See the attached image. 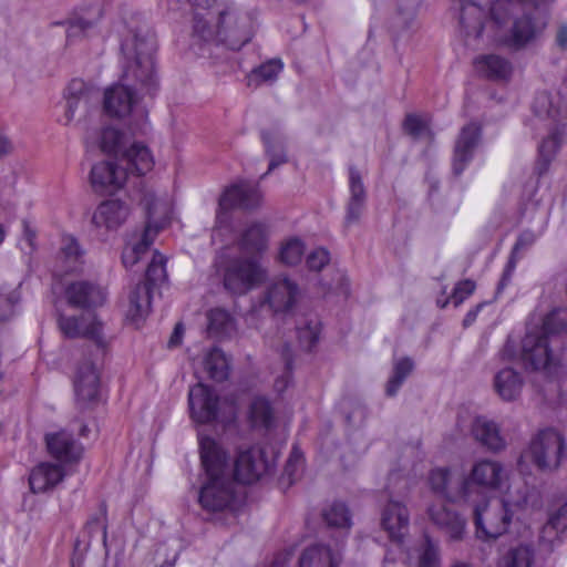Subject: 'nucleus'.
Here are the masks:
<instances>
[{
	"label": "nucleus",
	"mask_w": 567,
	"mask_h": 567,
	"mask_svg": "<svg viewBox=\"0 0 567 567\" xmlns=\"http://www.w3.org/2000/svg\"><path fill=\"white\" fill-rule=\"evenodd\" d=\"M156 49L155 33L147 24L130 25L121 41L123 70L120 80L143 99L153 97L158 90Z\"/></svg>",
	"instance_id": "f257e3e1"
},
{
	"label": "nucleus",
	"mask_w": 567,
	"mask_h": 567,
	"mask_svg": "<svg viewBox=\"0 0 567 567\" xmlns=\"http://www.w3.org/2000/svg\"><path fill=\"white\" fill-rule=\"evenodd\" d=\"M199 455L206 481L198 493L202 508L209 513L225 512L235 502L236 482L231 461L221 444L209 435L198 433Z\"/></svg>",
	"instance_id": "f03ea898"
},
{
	"label": "nucleus",
	"mask_w": 567,
	"mask_h": 567,
	"mask_svg": "<svg viewBox=\"0 0 567 567\" xmlns=\"http://www.w3.org/2000/svg\"><path fill=\"white\" fill-rule=\"evenodd\" d=\"M216 10L207 20L198 18L197 24L193 27L194 40L224 45L229 50H239L251 41L256 21L250 13L226 3Z\"/></svg>",
	"instance_id": "7ed1b4c3"
},
{
	"label": "nucleus",
	"mask_w": 567,
	"mask_h": 567,
	"mask_svg": "<svg viewBox=\"0 0 567 567\" xmlns=\"http://www.w3.org/2000/svg\"><path fill=\"white\" fill-rule=\"evenodd\" d=\"M549 6H533L534 11L525 12L516 18L509 31L502 38V44L515 52L535 45L542 39L548 25Z\"/></svg>",
	"instance_id": "20e7f679"
},
{
	"label": "nucleus",
	"mask_w": 567,
	"mask_h": 567,
	"mask_svg": "<svg viewBox=\"0 0 567 567\" xmlns=\"http://www.w3.org/2000/svg\"><path fill=\"white\" fill-rule=\"evenodd\" d=\"M474 524L482 538H497L508 530L514 512L505 499H487L474 504Z\"/></svg>",
	"instance_id": "39448f33"
},
{
	"label": "nucleus",
	"mask_w": 567,
	"mask_h": 567,
	"mask_svg": "<svg viewBox=\"0 0 567 567\" xmlns=\"http://www.w3.org/2000/svg\"><path fill=\"white\" fill-rule=\"evenodd\" d=\"M267 276L266 269L256 256L236 257L230 259L224 269L223 284L234 295H245Z\"/></svg>",
	"instance_id": "423d86ee"
},
{
	"label": "nucleus",
	"mask_w": 567,
	"mask_h": 567,
	"mask_svg": "<svg viewBox=\"0 0 567 567\" xmlns=\"http://www.w3.org/2000/svg\"><path fill=\"white\" fill-rule=\"evenodd\" d=\"M529 452L533 463L542 471L559 468L567 455L564 435L555 429H545L532 440Z\"/></svg>",
	"instance_id": "0eeeda50"
},
{
	"label": "nucleus",
	"mask_w": 567,
	"mask_h": 567,
	"mask_svg": "<svg viewBox=\"0 0 567 567\" xmlns=\"http://www.w3.org/2000/svg\"><path fill=\"white\" fill-rule=\"evenodd\" d=\"M142 100L138 93L120 80L104 91L103 109L109 116L116 118H124L135 111L144 116V110H138Z\"/></svg>",
	"instance_id": "6e6552de"
},
{
	"label": "nucleus",
	"mask_w": 567,
	"mask_h": 567,
	"mask_svg": "<svg viewBox=\"0 0 567 567\" xmlns=\"http://www.w3.org/2000/svg\"><path fill=\"white\" fill-rule=\"evenodd\" d=\"M261 193L257 185L246 181L228 187L219 198L217 223H223L227 216L226 213L235 207L243 209H254L261 204Z\"/></svg>",
	"instance_id": "1a4fd4ad"
},
{
	"label": "nucleus",
	"mask_w": 567,
	"mask_h": 567,
	"mask_svg": "<svg viewBox=\"0 0 567 567\" xmlns=\"http://www.w3.org/2000/svg\"><path fill=\"white\" fill-rule=\"evenodd\" d=\"M431 491L446 501L464 499L468 502V482L465 476L447 467L431 471L429 475Z\"/></svg>",
	"instance_id": "9d476101"
},
{
	"label": "nucleus",
	"mask_w": 567,
	"mask_h": 567,
	"mask_svg": "<svg viewBox=\"0 0 567 567\" xmlns=\"http://www.w3.org/2000/svg\"><path fill=\"white\" fill-rule=\"evenodd\" d=\"M142 204L146 210V225L141 239L131 246V249L138 255L140 259L150 249L158 231L167 223V218L162 217V214H166V207L153 194H146Z\"/></svg>",
	"instance_id": "9b49d317"
},
{
	"label": "nucleus",
	"mask_w": 567,
	"mask_h": 567,
	"mask_svg": "<svg viewBox=\"0 0 567 567\" xmlns=\"http://www.w3.org/2000/svg\"><path fill=\"white\" fill-rule=\"evenodd\" d=\"M551 339L539 331L528 332L522 341L520 358L526 369H548L554 363Z\"/></svg>",
	"instance_id": "f8f14e48"
},
{
	"label": "nucleus",
	"mask_w": 567,
	"mask_h": 567,
	"mask_svg": "<svg viewBox=\"0 0 567 567\" xmlns=\"http://www.w3.org/2000/svg\"><path fill=\"white\" fill-rule=\"evenodd\" d=\"M269 468V463L260 447L240 451L234 464L231 463L233 480L243 484L257 482Z\"/></svg>",
	"instance_id": "ddd939ff"
},
{
	"label": "nucleus",
	"mask_w": 567,
	"mask_h": 567,
	"mask_svg": "<svg viewBox=\"0 0 567 567\" xmlns=\"http://www.w3.org/2000/svg\"><path fill=\"white\" fill-rule=\"evenodd\" d=\"M219 396L214 389L197 383L189 389L188 405L194 422L206 424L215 421L218 413Z\"/></svg>",
	"instance_id": "4468645a"
},
{
	"label": "nucleus",
	"mask_w": 567,
	"mask_h": 567,
	"mask_svg": "<svg viewBox=\"0 0 567 567\" xmlns=\"http://www.w3.org/2000/svg\"><path fill=\"white\" fill-rule=\"evenodd\" d=\"M299 297L297 282L288 277L274 278L267 286L264 300L274 312H288Z\"/></svg>",
	"instance_id": "2eb2a0df"
},
{
	"label": "nucleus",
	"mask_w": 567,
	"mask_h": 567,
	"mask_svg": "<svg viewBox=\"0 0 567 567\" xmlns=\"http://www.w3.org/2000/svg\"><path fill=\"white\" fill-rule=\"evenodd\" d=\"M504 480V467L497 461L482 460L473 465V468L465 481L468 482V502L471 501L474 486L485 491H495L501 487Z\"/></svg>",
	"instance_id": "dca6fc26"
},
{
	"label": "nucleus",
	"mask_w": 567,
	"mask_h": 567,
	"mask_svg": "<svg viewBox=\"0 0 567 567\" xmlns=\"http://www.w3.org/2000/svg\"><path fill=\"white\" fill-rule=\"evenodd\" d=\"M92 95V91L84 81L74 79L69 83L65 93L66 110L63 117L64 125H69L75 118L85 117L90 113Z\"/></svg>",
	"instance_id": "f3484780"
},
{
	"label": "nucleus",
	"mask_w": 567,
	"mask_h": 567,
	"mask_svg": "<svg viewBox=\"0 0 567 567\" xmlns=\"http://www.w3.org/2000/svg\"><path fill=\"white\" fill-rule=\"evenodd\" d=\"M427 515L430 520L449 536L450 540L458 542L464 538L466 519L457 512L445 504H432L427 508Z\"/></svg>",
	"instance_id": "a211bd4d"
},
{
	"label": "nucleus",
	"mask_w": 567,
	"mask_h": 567,
	"mask_svg": "<svg viewBox=\"0 0 567 567\" xmlns=\"http://www.w3.org/2000/svg\"><path fill=\"white\" fill-rule=\"evenodd\" d=\"M481 140V127L476 123L465 125L455 142L453 155V173L458 176L472 161L474 150Z\"/></svg>",
	"instance_id": "6ab92c4d"
},
{
	"label": "nucleus",
	"mask_w": 567,
	"mask_h": 567,
	"mask_svg": "<svg viewBox=\"0 0 567 567\" xmlns=\"http://www.w3.org/2000/svg\"><path fill=\"white\" fill-rule=\"evenodd\" d=\"M130 207L120 199L102 202L93 213L92 224L97 229L117 230L130 216Z\"/></svg>",
	"instance_id": "aec40b11"
},
{
	"label": "nucleus",
	"mask_w": 567,
	"mask_h": 567,
	"mask_svg": "<svg viewBox=\"0 0 567 567\" xmlns=\"http://www.w3.org/2000/svg\"><path fill=\"white\" fill-rule=\"evenodd\" d=\"M126 177V169L110 161L100 162L91 169L92 186L101 193L111 194L118 190L123 187Z\"/></svg>",
	"instance_id": "412c9836"
},
{
	"label": "nucleus",
	"mask_w": 567,
	"mask_h": 567,
	"mask_svg": "<svg viewBox=\"0 0 567 567\" xmlns=\"http://www.w3.org/2000/svg\"><path fill=\"white\" fill-rule=\"evenodd\" d=\"M65 298L72 307L89 309L102 306L105 301V292L92 281L78 280L66 286Z\"/></svg>",
	"instance_id": "4be33fe9"
},
{
	"label": "nucleus",
	"mask_w": 567,
	"mask_h": 567,
	"mask_svg": "<svg viewBox=\"0 0 567 567\" xmlns=\"http://www.w3.org/2000/svg\"><path fill=\"white\" fill-rule=\"evenodd\" d=\"M381 524L392 542L402 543L410 524L406 506L398 501H389L382 512Z\"/></svg>",
	"instance_id": "5701e85b"
},
{
	"label": "nucleus",
	"mask_w": 567,
	"mask_h": 567,
	"mask_svg": "<svg viewBox=\"0 0 567 567\" xmlns=\"http://www.w3.org/2000/svg\"><path fill=\"white\" fill-rule=\"evenodd\" d=\"M74 391L76 401L83 405L97 400L100 375L93 362L84 361L79 365L74 379Z\"/></svg>",
	"instance_id": "b1692460"
},
{
	"label": "nucleus",
	"mask_w": 567,
	"mask_h": 567,
	"mask_svg": "<svg viewBox=\"0 0 567 567\" xmlns=\"http://www.w3.org/2000/svg\"><path fill=\"white\" fill-rule=\"evenodd\" d=\"M89 147H99L103 153L117 159L128 145V137L114 126H104L99 132H89L85 136Z\"/></svg>",
	"instance_id": "393cba45"
},
{
	"label": "nucleus",
	"mask_w": 567,
	"mask_h": 567,
	"mask_svg": "<svg viewBox=\"0 0 567 567\" xmlns=\"http://www.w3.org/2000/svg\"><path fill=\"white\" fill-rule=\"evenodd\" d=\"M59 328L61 332L66 338H80L85 337L96 341L97 343L102 342V324L94 319L86 318L85 316L80 317H65L60 316L58 320Z\"/></svg>",
	"instance_id": "a878e982"
},
{
	"label": "nucleus",
	"mask_w": 567,
	"mask_h": 567,
	"mask_svg": "<svg viewBox=\"0 0 567 567\" xmlns=\"http://www.w3.org/2000/svg\"><path fill=\"white\" fill-rule=\"evenodd\" d=\"M343 561L341 548L316 544L303 549L299 567H340Z\"/></svg>",
	"instance_id": "bb28decb"
},
{
	"label": "nucleus",
	"mask_w": 567,
	"mask_h": 567,
	"mask_svg": "<svg viewBox=\"0 0 567 567\" xmlns=\"http://www.w3.org/2000/svg\"><path fill=\"white\" fill-rule=\"evenodd\" d=\"M45 442L49 453L62 463H74L81 458L82 446L65 431L47 434Z\"/></svg>",
	"instance_id": "cd10ccee"
},
{
	"label": "nucleus",
	"mask_w": 567,
	"mask_h": 567,
	"mask_svg": "<svg viewBox=\"0 0 567 567\" xmlns=\"http://www.w3.org/2000/svg\"><path fill=\"white\" fill-rule=\"evenodd\" d=\"M485 20L486 12L481 6L474 2H465L462 4L460 23L467 45H472V42L481 38Z\"/></svg>",
	"instance_id": "c85d7f7f"
},
{
	"label": "nucleus",
	"mask_w": 567,
	"mask_h": 567,
	"mask_svg": "<svg viewBox=\"0 0 567 567\" xmlns=\"http://www.w3.org/2000/svg\"><path fill=\"white\" fill-rule=\"evenodd\" d=\"M524 379L513 368H504L494 377V390L504 402H513L520 398L524 389Z\"/></svg>",
	"instance_id": "c756f323"
},
{
	"label": "nucleus",
	"mask_w": 567,
	"mask_h": 567,
	"mask_svg": "<svg viewBox=\"0 0 567 567\" xmlns=\"http://www.w3.org/2000/svg\"><path fill=\"white\" fill-rule=\"evenodd\" d=\"M472 433L475 440L492 452L505 449L506 441L501 434L499 426L485 416H477L472 424Z\"/></svg>",
	"instance_id": "7c9ffc66"
},
{
	"label": "nucleus",
	"mask_w": 567,
	"mask_h": 567,
	"mask_svg": "<svg viewBox=\"0 0 567 567\" xmlns=\"http://www.w3.org/2000/svg\"><path fill=\"white\" fill-rule=\"evenodd\" d=\"M474 65L481 75L492 81H508L513 74L512 62L498 54L480 55Z\"/></svg>",
	"instance_id": "2f4dec72"
},
{
	"label": "nucleus",
	"mask_w": 567,
	"mask_h": 567,
	"mask_svg": "<svg viewBox=\"0 0 567 567\" xmlns=\"http://www.w3.org/2000/svg\"><path fill=\"white\" fill-rule=\"evenodd\" d=\"M118 161L126 164V174L128 172L137 175H144L153 168L154 159L151 151L142 143H132L127 145Z\"/></svg>",
	"instance_id": "473e14b6"
},
{
	"label": "nucleus",
	"mask_w": 567,
	"mask_h": 567,
	"mask_svg": "<svg viewBox=\"0 0 567 567\" xmlns=\"http://www.w3.org/2000/svg\"><path fill=\"white\" fill-rule=\"evenodd\" d=\"M64 477L62 466L52 463H41L29 476L30 488L33 493H43L53 488Z\"/></svg>",
	"instance_id": "72a5a7b5"
},
{
	"label": "nucleus",
	"mask_w": 567,
	"mask_h": 567,
	"mask_svg": "<svg viewBox=\"0 0 567 567\" xmlns=\"http://www.w3.org/2000/svg\"><path fill=\"white\" fill-rule=\"evenodd\" d=\"M268 237L269 231L265 224L252 223L243 231L238 245L247 254H262L268 248Z\"/></svg>",
	"instance_id": "f704fd0d"
},
{
	"label": "nucleus",
	"mask_w": 567,
	"mask_h": 567,
	"mask_svg": "<svg viewBox=\"0 0 567 567\" xmlns=\"http://www.w3.org/2000/svg\"><path fill=\"white\" fill-rule=\"evenodd\" d=\"M261 140L266 155L270 159L268 171L261 176V178H264L279 165L287 163L288 157L286 154L285 138L279 132L264 130L261 131Z\"/></svg>",
	"instance_id": "c9c22d12"
},
{
	"label": "nucleus",
	"mask_w": 567,
	"mask_h": 567,
	"mask_svg": "<svg viewBox=\"0 0 567 567\" xmlns=\"http://www.w3.org/2000/svg\"><path fill=\"white\" fill-rule=\"evenodd\" d=\"M151 290L147 284H137L128 297L127 318L138 323L146 318L151 310Z\"/></svg>",
	"instance_id": "e433bc0d"
},
{
	"label": "nucleus",
	"mask_w": 567,
	"mask_h": 567,
	"mask_svg": "<svg viewBox=\"0 0 567 567\" xmlns=\"http://www.w3.org/2000/svg\"><path fill=\"white\" fill-rule=\"evenodd\" d=\"M560 143L561 133L559 131H555L539 145V156L535 164V173L539 177L548 172L550 163L560 147Z\"/></svg>",
	"instance_id": "4c0bfd02"
},
{
	"label": "nucleus",
	"mask_w": 567,
	"mask_h": 567,
	"mask_svg": "<svg viewBox=\"0 0 567 567\" xmlns=\"http://www.w3.org/2000/svg\"><path fill=\"white\" fill-rule=\"evenodd\" d=\"M535 548L530 544L511 547L501 560V567H534Z\"/></svg>",
	"instance_id": "58836bf2"
},
{
	"label": "nucleus",
	"mask_w": 567,
	"mask_h": 567,
	"mask_svg": "<svg viewBox=\"0 0 567 567\" xmlns=\"http://www.w3.org/2000/svg\"><path fill=\"white\" fill-rule=\"evenodd\" d=\"M284 69L280 59H270L267 62L251 70L248 74V85L260 86L266 83H274Z\"/></svg>",
	"instance_id": "ea45409f"
},
{
	"label": "nucleus",
	"mask_w": 567,
	"mask_h": 567,
	"mask_svg": "<svg viewBox=\"0 0 567 567\" xmlns=\"http://www.w3.org/2000/svg\"><path fill=\"white\" fill-rule=\"evenodd\" d=\"M205 370L209 378L221 382L228 377V363L224 352L218 349H212L205 358Z\"/></svg>",
	"instance_id": "a19ab883"
},
{
	"label": "nucleus",
	"mask_w": 567,
	"mask_h": 567,
	"mask_svg": "<svg viewBox=\"0 0 567 567\" xmlns=\"http://www.w3.org/2000/svg\"><path fill=\"white\" fill-rule=\"evenodd\" d=\"M208 331L217 337L229 336L235 330V320L224 309H213L208 313Z\"/></svg>",
	"instance_id": "79ce46f5"
},
{
	"label": "nucleus",
	"mask_w": 567,
	"mask_h": 567,
	"mask_svg": "<svg viewBox=\"0 0 567 567\" xmlns=\"http://www.w3.org/2000/svg\"><path fill=\"white\" fill-rule=\"evenodd\" d=\"M413 368L414 363L410 358H402L394 363L393 374L389 379L385 386V393L388 396L396 395L399 389L405 379L410 375Z\"/></svg>",
	"instance_id": "37998d69"
},
{
	"label": "nucleus",
	"mask_w": 567,
	"mask_h": 567,
	"mask_svg": "<svg viewBox=\"0 0 567 567\" xmlns=\"http://www.w3.org/2000/svg\"><path fill=\"white\" fill-rule=\"evenodd\" d=\"M535 240H536V236L530 230H525L518 236L517 241L514 245L512 256H511L508 264L504 270L503 277L498 284V290L503 289L506 286L507 281L511 279V276L515 268V262H516L515 255L519 250L529 248L535 243Z\"/></svg>",
	"instance_id": "c03bdc74"
},
{
	"label": "nucleus",
	"mask_w": 567,
	"mask_h": 567,
	"mask_svg": "<svg viewBox=\"0 0 567 567\" xmlns=\"http://www.w3.org/2000/svg\"><path fill=\"white\" fill-rule=\"evenodd\" d=\"M417 567H441L440 547L429 535L417 548Z\"/></svg>",
	"instance_id": "a18cd8bd"
},
{
	"label": "nucleus",
	"mask_w": 567,
	"mask_h": 567,
	"mask_svg": "<svg viewBox=\"0 0 567 567\" xmlns=\"http://www.w3.org/2000/svg\"><path fill=\"white\" fill-rule=\"evenodd\" d=\"M305 252V244L300 238L291 237L281 244L279 259L288 266L298 265Z\"/></svg>",
	"instance_id": "49530a36"
},
{
	"label": "nucleus",
	"mask_w": 567,
	"mask_h": 567,
	"mask_svg": "<svg viewBox=\"0 0 567 567\" xmlns=\"http://www.w3.org/2000/svg\"><path fill=\"white\" fill-rule=\"evenodd\" d=\"M165 264L166 258L159 252H155L152 261L147 266L145 281L143 282L148 285L150 290L152 287H155L167 279Z\"/></svg>",
	"instance_id": "de8ad7c7"
},
{
	"label": "nucleus",
	"mask_w": 567,
	"mask_h": 567,
	"mask_svg": "<svg viewBox=\"0 0 567 567\" xmlns=\"http://www.w3.org/2000/svg\"><path fill=\"white\" fill-rule=\"evenodd\" d=\"M322 515L326 523L331 527L349 528L351 526L350 513L343 503H333Z\"/></svg>",
	"instance_id": "09e8293b"
},
{
	"label": "nucleus",
	"mask_w": 567,
	"mask_h": 567,
	"mask_svg": "<svg viewBox=\"0 0 567 567\" xmlns=\"http://www.w3.org/2000/svg\"><path fill=\"white\" fill-rule=\"evenodd\" d=\"M567 329V309H555L547 315L543 329L539 332L548 336L550 339L553 336L558 334Z\"/></svg>",
	"instance_id": "8fccbe9b"
},
{
	"label": "nucleus",
	"mask_w": 567,
	"mask_h": 567,
	"mask_svg": "<svg viewBox=\"0 0 567 567\" xmlns=\"http://www.w3.org/2000/svg\"><path fill=\"white\" fill-rule=\"evenodd\" d=\"M250 417L254 424L268 427L272 420V409L265 398H255L250 404Z\"/></svg>",
	"instance_id": "3c124183"
},
{
	"label": "nucleus",
	"mask_w": 567,
	"mask_h": 567,
	"mask_svg": "<svg viewBox=\"0 0 567 567\" xmlns=\"http://www.w3.org/2000/svg\"><path fill=\"white\" fill-rule=\"evenodd\" d=\"M95 30L96 21L78 17L68 22L66 39L68 41H74L79 38L89 37Z\"/></svg>",
	"instance_id": "603ef678"
},
{
	"label": "nucleus",
	"mask_w": 567,
	"mask_h": 567,
	"mask_svg": "<svg viewBox=\"0 0 567 567\" xmlns=\"http://www.w3.org/2000/svg\"><path fill=\"white\" fill-rule=\"evenodd\" d=\"M420 0H396V25L399 28H409L413 21Z\"/></svg>",
	"instance_id": "864d4df0"
},
{
	"label": "nucleus",
	"mask_w": 567,
	"mask_h": 567,
	"mask_svg": "<svg viewBox=\"0 0 567 567\" xmlns=\"http://www.w3.org/2000/svg\"><path fill=\"white\" fill-rule=\"evenodd\" d=\"M193 8V27L197 24L198 18L207 20L220 8L225 2L224 0H188Z\"/></svg>",
	"instance_id": "5fc2aeb1"
},
{
	"label": "nucleus",
	"mask_w": 567,
	"mask_h": 567,
	"mask_svg": "<svg viewBox=\"0 0 567 567\" xmlns=\"http://www.w3.org/2000/svg\"><path fill=\"white\" fill-rule=\"evenodd\" d=\"M281 358L285 364V372L276 379L274 388L277 392H284L291 381L292 370V350L289 344L285 343L281 348Z\"/></svg>",
	"instance_id": "6e6d98bb"
},
{
	"label": "nucleus",
	"mask_w": 567,
	"mask_h": 567,
	"mask_svg": "<svg viewBox=\"0 0 567 567\" xmlns=\"http://www.w3.org/2000/svg\"><path fill=\"white\" fill-rule=\"evenodd\" d=\"M563 534H564L563 532H560L559 529H556L549 523H546L543 526V528L540 529L539 544L547 551H553L555 549V547L561 543Z\"/></svg>",
	"instance_id": "4d7b16f0"
},
{
	"label": "nucleus",
	"mask_w": 567,
	"mask_h": 567,
	"mask_svg": "<svg viewBox=\"0 0 567 567\" xmlns=\"http://www.w3.org/2000/svg\"><path fill=\"white\" fill-rule=\"evenodd\" d=\"M349 200H364L367 202V192L360 172L351 166L349 168Z\"/></svg>",
	"instance_id": "13d9d810"
},
{
	"label": "nucleus",
	"mask_w": 567,
	"mask_h": 567,
	"mask_svg": "<svg viewBox=\"0 0 567 567\" xmlns=\"http://www.w3.org/2000/svg\"><path fill=\"white\" fill-rule=\"evenodd\" d=\"M298 339L301 347L310 351L319 340L317 323L308 322L305 327L298 328Z\"/></svg>",
	"instance_id": "bf43d9fd"
},
{
	"label": "nucleus",
	"mask_w": 567,
	"mask_h": 567,
	"mask_svg": "<svg viewBox=\"0 0 567 567\" xmlns=\"http://www.w3.org/2000/svg\"><path fill=\"white\" fill-rule=\"evenodd\" d=\"M330 261V254L327 249L320 247L312 250L306 259L307 267L312 271H320Z\"/></svg>",
	"instance_id": "052dcab7"
},
{
	"label": "nucleus",
	"mask_w": 567,
	"mask_h": 567,
	"mask_svg": "<svg viewBox=\"0 0 567 567\" xmlns=\"http://www.w3.org/2000/svg\"><path fill=\"white\" fill-rule=\"evenodd\" d=\"M476 285L471 279H465L456 284L451 297L455 307H458L466 298H468L475 290Z\"/></svg>",
	"instance_id": "680f3d73"
},
{
	"label": "nucleus",
	"mask_w": 567,
	"mask_h": 567,
	"mask_svg": "<svg viewBox=\"0 0 567 567\" xmlns=\"http://www.w3.org/2000/svg\"><path fill=\"white\" fill-rule=\"evenodd\" d=\"M61 254L68 261L76 262L82 258L83 250L75 238L65 237L61 246Z\"/></svg>",
	"instance_id": "e2e57ef3"
},
{
	"label": "nucleus",
	"mask_w": 567,
	"mask_h": 567,
	"mask_svg": "<svg viewBox=\"0 0 567 567\" xmlns=\"http://www.w3.org/2000/svg\"><path fill=\"white\" fill-rule=\"evenodd\" d=\"M20 301L19 291L12 290L8 293L0 292V320H4L12 315V308Z\"/></svg>",
	"instance_id": "0e129e2a"
},
{
	"label": "nucleus",
	"mask_w": 567,
	"mask_h": 567,
	"mask_svg": "<svg viewBox=\"0 0 567 567\" xmlns=\"http://www.w3.org/2000/svg\"><path fill=\"white\" fill-rule=\"evenodd\" d=\"M404 130L414 138L420 137L424 132L429 131L423 120L414 114H410L405 117Z\"/></svg>",
	"instance_id": "69168bd1"
},
{
	"label": "nucleus",
	"mask_w": 567,
	"mask_h": 567,
	"mask_svg": "<svg viewBox=\"0 0 567 567\" xmlns=\"http://www.w3.org/2000/svg\"><path fill=\"white\" fill-rule=\"evenodd\" d=\"M364 200H348L344 223L347 226L357 224L364 210Z\"/></svg>",
	"instance_id": "338daca9"
},
{
	"label": "nucleus",
	"mask_w": 567,
	"mask_h": 567,
	"mask_svg": "<svg viewBox=\"0 0 567 567\" xmlns=\"http://www.w3.org/2000/svg\"><path fill=\"white\" fill-rule=\"evenodd\" d=\"M547 523L565 533L567 530V503L550 513Z\"/></svg>",
	"instance_id": "774afa93"
}]
</instances>
